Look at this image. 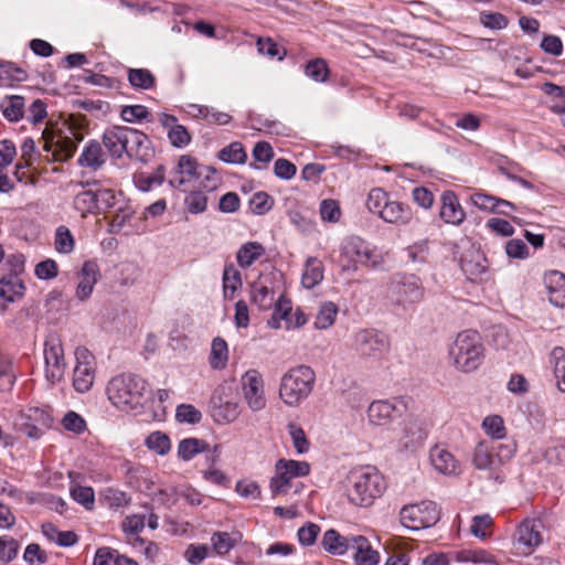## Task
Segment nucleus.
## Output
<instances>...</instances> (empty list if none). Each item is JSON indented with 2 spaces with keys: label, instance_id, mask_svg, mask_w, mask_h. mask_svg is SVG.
I'll list each match as a JSON object with an SVG mask.
<instances>
[{
  "label": "nucleus",
  "instance_id": "f257e3e1",
  "mask_svg": "<svg viewBox=\"0 0 565 565\" xmlns=\"http://www.w3.org/2000/svg\"><path fill=\"white\" fill-rule=\"evenodd\" d=\"M383 476L371 466L351 469L344 480V491L349 501L355 505L369 507L385 491Z\"/></svg>",
  "mask_w": 565,
  "mask_h": 565
},
{
  "label": "nucleus",
  "instance_id": "f03ea898",
  "mask_svg": "<svg viewBox=\"0 0 565 565\" xmlns=\"http://www.w3.org/2000/svg\"><path fill=\"white\" fill-rule=\"evenodd\" d=\"M316 381L317 375L311 366H292L280 379L279 398L288 407H298L312 394Z\"/></svg>",
  "mask_w": 565,
  "mask_h": 565
},
{
  "label": "nucleus",
  "instance_id": "7ed1b4c3",
  "mask_svg": "<svg viewBox=\"0 0 565 565\" xmlns=\"http://www.w3.org/2000/svg\"><path fill=\"white\" fill-rule=\"evenodd\" d=\"M452 366L459 372L470 373L479 369L484 359V347L477 331L459 332L449 349Z\"/></svg>",
  "mask_w": 565,
  "mask_h": 565
},
{
  "label": "nucleus",
  "instance_id": "20e7f679",
  "mask_svg": "<svg viewBox=\"0 0 565 565\" xmlns=\"http://www.w3.org/2000/svg\"><path fill=\"white\" fill-rule=\"evenodd\" d=\"M147 386V382L138 375L120 374L108 382L106 394L117 408L135 409L142 405Z\"/></svg>",
  "mask_w": 565,
  "mask_h": 565
},
{
  "label": "nucleus",
  "instance_id": "39448f33",
  "mask_svg": "<svg viewBox=\"0 0 565 565\" xmlns=\"http://www.w3.org/2000/svg\"><path fill=\"white\" fill-rule=\"evenodd\" d=\"M366 207L386 223L405 225L413 217L412 209L408 205L391 200L388 193L381 188L370 191Z\"/></svg>",
  "mask_w": 565,
  "mask_h": 565
},
{
  "label": "nucleus",
  "instance_id": "423d86ee",
  "mask_svg": "<svg viewBox=\"0 0 565 565\" xmlns=\"http://www.w3.org/2000/svg\"><path fill=\"white\" fill-rule=\"evenodd\" d=\"M65 122L68 124L70 135L58 134L51 145L46 142L44 146L45 150L53 148V158L56 161H66L74 154L76 142L84 138L83 128L87 125V119L83 115H71Z\"/></svg>",
  "mask_w": 565,
  "mask_h": 565
},
{
  "label": "nucleus",
  "instance_id": "0eeeda50",
  "mask_svg": "<svg viewBox=\"0 0 565 565\" xmlns=\"http://www.w3.org/2000/svg\"><path fill=\"white\" fill-rule=\"evenodd\" d=\"M439 510L433 501L406 504L399 511L402 525L412 531L430 527L439 521Z\"/></svg>",
  "mask_w": 565,
  "mask_h": 565
},
{
  "label": "nucleus",
  "instance_id": "6e6552de",
  "mask_svg": "<svg viewBox=\"0 0 565 565\" xmlns=\"http://www.w3.org/2000/svg\"><path fill=\"white\" fill-rule=\"evenodd\" d=\"M279 273L264 274L252 285V302L262 310H269L276 305L279 296H284Z\"/></svg>",
  "mask_w": 565,
  "mask_h": 565
},
{
  "label": "nucleus",
  "instance_id": "1a4fd4ad",
  "mask_svg": "<svg viewBox=\"0 0 565 565\" xmlns=\"http://www.w3.org/2000/svg\"><path fill=\"white\" fill-rule=\"evenodd\" d=\"M45 376L51 383L60 382L65 374L66 363L62 340L50 334L44 343Z\"/></svg>",
  "mask_w": 565,
  "mask_h": 565
},
{
  "label": "nucleus",
  "instance_id": "9d476101",
  "mask_svg": "<svg viewBox=\"0 0 565 565\" xmlns=\"http://www.w3.org/2000/svg\"><path fill=\"white\" fill-rule=\"evenodd\" d=\"M242 394L248 408L258 412L266 406L263 375L257 370L246 371L239 381Z\"/></svg>",
  "mask_w": 565,
  "mask_h": 565
},
{
  "label": "nucleus",
  "instance_id": "9b49d317",
  "mask_svg": "<svg viewBox=\"0 0 565 565\" xmlns=\"http://www.w3.org/2000/svg\"><path fill=\"white\" fill-rule=\"evenodd\" d=\"M76 365L73 372V386L78 393L88 392L95 382L96 361L94 355L84 348L75 351Z\"/></svg>",
  "mask_w": 565,
  "mask_h": 565
},
{
  "label": "nucleus",
  "instance_id": "f8f14e48",
  "mask_svg": "<svg viewBox=\"0 0 565 565\" xmlns=\"http://www.w3.org/2000/svg\"><path fill=\"white\" fill-rule=\"evenodd\" d=\"M371 256L367 244L358 236H351L342 243L339 263L343 269H356L359 264L367 265Z\"/></svg>",
  "mask_w": 565,
  "mask_h": 565
},
{
  "label": "nucleus",
  "instance_id": "ddd939ff",
  "mask_svg": "<svg viewBox=\"0 0 565 565\" xmlns=\"http://www.w3.org/2000/svg\"><path fill=\"white\" fill-rule=\"evenodd\" d=\"M503 449L502 445L493 441H480L472 454V463L476 469L488 471L491 476L503 463L500 450Z\"/></svg>",
  "mask_w": 565,
  "mask_h": 565
},
{
  "label": "nucleus",
  "instance_id": "4468645a",
  "mask_svg": "<svg viewBox=\"0 0 565 565\" xmlns=\"http://www.w3.org/2000/svg\"><path fill=\"white\" fill-rule=\"evenodd\" d=\"M388 297L393 303L399 306L413 305L424 298V288L415 278L394 282L388 289Z\"/></svg>",
  "mask_w": 565,
  "mask_h": 565
},
{
  "label": "nucleus",
  "instance_id": "2eb2a0df",
  "mask_svg": "<svg viewBox=\"0 0 565 565\" xmlns=\"http://www.w3.org/2000/svg\"><path fill=\"white\" fill-rule=\"evenodd\" d=\"M354 348L363 356H374L387 351L390 342L374 330H361L354 337Z\"/></svg>",
  "mask_w": 565,
  "mask_h": 565
},
{
  "label": "nucleus",
  "instance_id": "dca6fc26",
  "mask_svg": "<svg viewBox=\"0 0 565 565\" xmlns=\"http://www.w3.org/2000/svg\"><path fill=\"white\" fill-rule=\"evenodd\" d=\"M541 526V522L536 520H525L519 525L515 541L518 555H529L542 543Z\"/></svg>",
  "mask_w": 565,
  "mask_h": 565
},
{
  "label": "nucleus",
  "instance_id": "f3484780",
  "mask_svg": "<svg viewBox=\"0 0 565 565\" xmlns=\"http://www.w3.org/2000/svg\"><path fill=\"white\" fill-rule=\"evenodd\" d=\"M203 170L198 160L190 154H183L180 157L169 182L174 188H182L201 178Z\"/></svg>",
  "mask_w": 565,
  "mask_h": 565
},
{
  "label": "nucleus",
  "instance_id": "a211bd4d",
  "mask_svg": "<svg viewBox=\"0 0 565 565\" xmlns=\"http://www.w3.org/2000/svg\"><path fill=\"white\" fill-rule=\"evenodd\" d=\"M127 134L126 154L140 161H148L153 154L151 141L148 136L137 129L129 128Z\"/></svg>",
  "mask_w": 565,
  "mask_h": 565
},
{
  "label": "nucleus",
  "instance_id": "6ab92c4d",
  "mask_svg": "<svg viewBox=\"0 0 565 565\" xmlns=\"http://www.w3.org/2000/svg\"><path fill=\"white\" fill-rule=\"evenodd\" d=\"M440 201L441 206L439 215L441 220L450 225H460L466 218V213L456 193L446 191L441 194Z\"/></svg>",
  "mask_w": 565,
  "mask_h": 565
},
{
  "label": "nucleus",
  "instance_id": "aec40b11",
  "mask_svg": "<svg viewBox=\"0 0 565 565\" xmlns=\"http://www.w3.org/2000/svg\"><path fill=\"white\" fill-rule=\"evenodd\" d=\"M242 408L235 401L214 396L212 399L211 415L217 424H230L241 415Z\"/></svg>",
  "mask_w": 565,
  "mask_h": 565
},
{
  "label": "nucleus",
  "instance_id": "412c9836",
  "mask_svg": "<svg viewBox=\"0 0 565 565\" xmlns=\"http://www.w3.org/2000/svg\"><path fill=\"white\" fill-rule=\"evenodd\" d=\"M98 265L93 260H87L78 274V284L76 288V297L84 301L88 299L93 292L95 284L99 279Z\"/></svg>",
  "mask_w": 565,
  "mask_h": 565
},
{
  "label": "nucleus",
  "instance_id": "4be33fe9",
  "mask_svg": "<svg viewBox=\"0 0 565 565\" xmlns=\"http://www.w3.org/2000/svg\"><path fill=\"white\" fill-rule=\"evenodd\" d=\"M128 127L114 126L107 129L103 135V143L107 151L114 158H121L127 150Z\"/></svg>",
  "mask_w": 565,
  "mask_h": 565
},
{
  "label": "nucleus",
  "instance_id": "5701e85b",
  "mask_svg": "<svg viewBox=\"0 0 565 565\" xmlns=\"http://www.w3.org/2000/svg\"><path fill=\"white\" fill-rule=\"evenodd\" d=\"M544 284L548 291L551 303L556 307L565 306V275L557 270H551L544 276Z\"/></svg>",
  "mask_w": 565,
  "mask_h": 565
},
{
  "label": "nucleus",
  "instance_id": "b1692460",
  "mask_svg": "<svg viewBox=\"0 0 565 565\" xmlns=\"http://www.w3.org/2000/svg\"><path fill=\"white\" fill-rule=\"evenodd\" d=\"M429 459L434 468L444 475H452L459 471L460 467L454 455L440 446H435L430 450Z\"/></svg>",
  "mask_w": 565,
  "mask_h": 565
},
{
  "label": "nucleus",
  "instance_id": "393cba45",
  "mask_svg": "<svg viewBox=\"0 0 565 565\" xmlns=\"http://www.w3.org/2000/svg\"><path fill=\"white\" fill-rule=\"evenodd\" d=\"M78 164L83 168H88L93 171L98 170L106 162V156L99 142H88L77 160Z\"/></svg>",
  "mask_w": 565,
  "mask_h": 565
},
{
  "label": "nucleus",
  "instance_id": "a878e982",
  "mask_svg": "<svg viewBox=\"0 0 565 565\" xmlns=\"http://www.w3.org/2000/svg\"><path fill=\"white\" fill-rule=\"evenodd\" d=\"M470 201L479 210L491 213L508 214L507 211L502 210V206H509V209H514V205L511 202L483 192H476L471 194Z\"/></svg>",
  "mask_w": 565,
  "mask_h": 565
},
{
  "label": "nucleus",
  "instance_id": "bb28decb",
  "mask_svg": "<svg viewBox=\"0 0 565 565\" xmlns=\"http://www.w3.org/2000/svg\"><path fill=\"white\" fill-rule=\"evenodd\" d=\"M352 547L355 550L354 558L359 565H376L380 561V554L373 550L369 540L364 536H354L351 539Z\"/></svg>",
  "mask_w": 565,
  "mask_h": 565
},
{
  "label": "nucleus",
  "instance_id": "cd10ccee",
  "mask_svg": "<svg viewBox=\"0 0 565 565\" xmlns=\"http://www.w3.org/2000/svg\"><path fill=\"white\" fill-rule=\"evenodd\" d=\"M71 479V495L72 498L83 504L86 509H92L95 502L94 490L90 487L81 486L82 476L78 472H68Z\"/></svg>",
  "mask_w": 565,
  "mask_h": 565
},
{
  "label": "nucleus",
  "instance_id": "c85d7f7f",
  "mask_svg": "<svg viewBox=\"0 0 565 565\" xmlns=\"http://www.w3.org/2000/svg\"><path fill=\"white\" fill-rule=\"evenodd\" d=\"M390 546L393 552L385 565H409L407 553L413 550L412 541L402 536H395L391 539Z\"/></svg>",
  "mask_w": 565,
  "mask_h": 565
},
{
  "label": "nucleus",
  "instance_id": "c756f323",
  "mask_svg": "<svg viewBox=\"0 0 565 565\" xmlns=\"http://www.w3.org/2000/svg\"><path fill=\"white\" fill-rule=\"evenodd\" d=\"M426 438V430L417 419H408L404 422L401 430L399 440L403 445L408 447H415Z\"/></svg>",
  "mask_w": 565,
  "mask_h": 565
},
{
  "label": "nucleus",
  "instance_id": "7c9ffc66",
  "mask_svg": "<svg viewBox=\"0 0 565 565\" xmlns=\"http://www.w3.org/2000/svg\"><path fill=\"white\" fill-rule=\"evenodd\" d=\"M24 108V98L19 95L6 96L0 103L3 117L11 122H17L23 118Z\"/></svg>",
  "mask_w": 565,
  "mask_h": 565
},
{
  "label": "nucleus",
  "instance_id": "2f4dec72",
  "mask_svg": "<svg viewBox=\"0 0 565 565\" xmlns=\"http://www.w3.org/2000/svg\"><path fill=\"white\" fill-rule=\"evenodd\" d=\"M461 268L470 279L486 271V258L479 250H469L461 258Z\"/></svg>",
  "mask_w": 565,
  "mask_h": 565
},
{
  "label": "nucleus",
  "instance_id": "473e14b6",
  "mask_svg": "<svg viewBox=\"0 0 565 565\" xmlns=\"http://www.w3.org/2000/svg\"><path fill=\"white\" fill-rule=\"evenodd\" d=\"M24 290L23 281L17 275H8L0 279V297L7 301L12 302L21 298Z\"/></svg>",
  "mask_w": 565,
  "mask_h": 565
},
{
  "label": "nucleus",
  "instance_id": "72a5a7b5",
  "mask_svg": "<svg viewBox=\"0 0 565 565\" xmlns=\"http://www.w3.org/2000/svg\"><path fill=\"white\" fill-rule=\"evenodd\" d=\"M395 405L388 401H375L367 409L369 419L375 425L387 423L394 415Z\"/></svg>",
  "mask_w": 565,
  "mask_h": 565
},
{
  "label": "nucleus",
  "instance_id": "f704fd0d",
  "mask_svg": "<svg viewBox=\"0 0 565 565\" xmlns=\"http://www.w3.org/2000/svg\"><path fill=\"white\" fill-rule=\"evenodd\" d=\"M265 247L258 242H248L237 252V263L242 268H247L265 255Z\"/></svg>",
  "mask_w": 565,
  "mask_h": 565
},
{
  "label": "nucleus",
  "instance_id": "c9c22d12",
  "mask_svg": "<svg viewBox=\"0 0 565 565\" xmlns=\"http://www.w3.org/2000/svg\"><path fill=\"white\" fill-rule=\"evenodd\" d=\"M128 82L136 89L148 90L154 87L156 77L146 68H129Z\"/></svg>",
  "mask_w": 565,
  "mask_h": 565
},
{
  "label": "nucleus",
  "instance_id": "e433bc0d",
  "mask_svg": "<svg viewBox=\"0 0 565 565\" xmlns=\"http://www.w3.org/2000/svg\"><path fill=\"white\" fill-rule=\"evenodd\" d=\"M323 278V266L318 258L310 257L306 263V268L302 274V285L306 288H313Z\"/></svg>",
  "mask_w": 565,
  "mask_h": 565
},
{
  "label": "nucleus",
  "instance_id": "4c0bfd02",
  "mask_svg": "<svg viewBox=\"0 0 565 565\" xmlns=\"http://www.w3.org/2000/svg\"><path fill=\"white\" fill-rule=\"evenodd\" d=\"M323 548L332 554L342 555L347 552L349 540L340 535L335 530H328L322 537Z\"/></svg>",
  "mask_w": 565,
  "mask_h": 565
},
{
  "label": "nucleus",
  "instance_id": "58836bf2",
  "mask_svg": "<svg viewBox=\"0 0 565 565\" xmlns=\"http://www.w3.org/2000/svg\"><path fill=\"white\" fill-rule=\"evenodd\" d=\"M73 205L76 211L85 217L88 213L97 211L98 203H96L95 192L92 190H83L78 192L73 200Z\"/></svg>",
  "mask_w": 565,
  "mask_h": 565
},
{
  "label": "nucleus",
  "instance_id": "ea45409f",
  "mask_svg": "<svg viewBox=\"0 0 565 565\" xmlns=\"http://www.w3.org/2000/svg\"><path fill=\"white\" fill-rule=\"evenodd\" d=\"M228 360L227 343L221 339L215 338L212 341L210 364L213 369H224Z\"/></svg>",
  "mask_w": 565,
  "mask_h": 565
},
{
  "label": "nucleus",
  "instance_id": "a19ab883",
  "mask_svg": "<svg viewBox=\"0 0 565 565\" xmlns=\"http://www.w3.org/2000/svg\"><path fill=\"white\" fill-rule=\"evenodd\" d=\"M275 468L276 471H281V473L288 475L292 479L307 476L310 471L308 462L286 459H279Z\"/></svg>",
  "mask_w": 565,
  "mask_h": 565
},
{
  "label": "nucleus",
  "instance_id": "79ce46f5",
  "mask_svg": "<svg viewBox=\"0 0 565 565\" xmlns=\"http://www.w3.org/2000/svg\"><path fill=\"white\" fill-rule=\"evenodd\" d=\"M207 444L196 438H186L179 443L178 456L184 460H191L195 455L206 450Z\"/></svg>",
  "mask_w": 565,
  "mask_h": 565
},
{
  "label": "nucleus",
  "instance_id": "37998d69",
  "mask_svg": "<svg viewBox=\"0 0 565 565\" xmlns=\"http://www.w3.org/2000/svg\"><path fill=\"white\" fill-rule=\"evenodd\" d=\"M242 287L241 273L234 265L225 266L223 273V290L226 298L232 299L235 291Z\"/></svg>",
  "mask_w": 565,
  "mask_h": 565
},
{
  "label": "nucleus",
  "instance_id": "c03bdc74",
  "mask_svg": "<svg viewBox=\"0 0 565 565\" xmlns=\"http://www.w3.org/2000/svg\"><path fill=\"white\" fill-rule=\"evenodd\" d=\"M275 306V310L271 317L268 320V326L273 329L281 328V320H287L290 316L291 303L288 299H285L284 296H279Z\"/></svg>",
  "mask_w": 565,
  "mask_h": 565
},
{
  "label": "nucleus",
  "instance_id": "a18cd8bd",
  "mask_svg": "<svg viewBox=\"0 0 565 565\" xmlns=\"http://www.w3.org/2000/svg\"><path fill=\"white\" fill-rule=\"evenodd\" d=\"M338 307L335 303L328 301L320 306L315 320V327L317 329H328L331 327L337 318Z\"/></svg>",
  "mask_w": 565,
  "mask_h": 565
},
{
  "label": "nucleus",
  "instance_id": "49530a36",
  "mask_svg": "<svg viewBox=\"0 0 565 565\" xmlns=\"http://www.w3.org/2000/svg\"><path fill=\"white\" fill-rule=\"evenodd\" d=\"M217 157L227 163H244L247 156L243 145L235 141L220 150Z\"/></svg>",
  "mask_w": 565,
  "mask_h": 565
},
{
  "label": "nucleus",
  "instance_id": "de8ad7c7",
  "mask_svg": "<svg viewBox=\"0 0 565 565\" xmlns=\"http://www.w3.org/2000/svg\"><path fill=\"white\" fill-rule=\"evenodd\" d=\"M26 78V73L12 63L0 64V83L2 85H13Z\"/></svg>",
  "mask_w": 565,
  "mask_h": 565
},
{
  "label": "nucleus",
  "instance_id": "09e8293b",
  "mask_svg": "<svg viewBox=\"0 0 565 565\" xmlns=\"http://www.w3.org/2000/svg\"><path fill=\"white\" fill-rule=\"evenodd\" d=\"M236 542V537L227 532H215L211 537L212 550L217 555H226Z\"/></svg>",
  "mask_w": 565,
  "mask_h": 565
},
{
  "label": "nucleus",
  "instance_id": "8fccbe9b",
  "mask_svg": "<svg viewBox=\"0 0 565 565\" xmlns=\"http://www.w3.org/2000/svg\"><path fill=\"white\" fill-rule=\"evenodd\" d=\"M305 73L311 79L323 83L328 79L330 70L327 61L318 57L307 63Z\"/></svg>",
  "mask_w": 565,
  "mask_h": 565
},
{
  "label": "nucleus",
  "instance_id": "3c124183",
  "mask_svg": "<svg viewBox=\"0 0 565 565\" xmlns=\"http://www.w3.org/2000/svg\"><path fill=\"white\" fill-rule=\"evenodd\" d=\"M146 446L158 455L164 456L170 451L171 443L166 434L154 431L147 437Z\"/></svg>",
  "mask_w": 565,
  "mask_h": 565
},
{
  "label": "nucleus",
  "instance_id": "603ef678",
  "mask_svg": "<svg viewBox=\"0 0 565 565\" xmlns=\"http://www.w3.org/2000/svg\"><path fill=\"white\" fill-rule=\"evenodd\" d=\"M15 381L12 361L8 358L0 356V391H10Z\"/></svg>",
  "mask_w": 565,
  "mask_h": 565
},
{
  "label": "nucleus",
  "instance_id": "864d4df0",
  "mask_svg": "<svg viewBox=\"0 0 565 565\" xmlns=\"http://www.w3.org/2000/svg\"><path fill=\"white\" fill-rule=\"evenodd\" d=\"M552 356L555 361L554 374L557 388L565 393V352L562 348H555L552 351Z\"/></svg>",
  "mask_w": 565,
  "mask_h": 565
},
{
  "label": "nucleus",
  "instance_id": "5fc2aeb1",
  "mask_svg": "<svg viewBox=\"0 0 565 565\" xmlns=\"http://www.w3.org/2000/svg\"><path fill=\"white\" fill-rule=\"evenodd\" d=\"M134 214L135 212L129 205L119 207L109 223L110 231L113 233H119L121 230H124L127 225L130 224Z\"/></svg>",
  "mask_w": 565,
  "mask_h": 565
},
{
  "label": "nucleus",
  "instance_id": "6e6d98bb",
  "mask_svg": "<svg viewBox=\"0 0 565 565\" xmlns=\"http://www.w3.org/2000/svg\"><path fill=\"white\" fill-rule=\"evenodd\" d=\"M43 533L61 546H71L76 543L77 536L71 531L58 532L52 524L43 525Z\"/></svg>",
  "mask_w": 565,
  "mask_h": 565
},
{
  "label": "nucleus",
  "instance_id": "4d7b16f0",
  "mask_svg": "<svg viewBox=\"0 0 565 565\" xmlns=\"http://www.w3.org/2000/svg\"><path fill=\"white\" fill-rule=\"evenodd\" d=\"M210 554V548L205 544H190L183 556L191 565H200Z\"/></svg>",
  "mask_w": 565,
  "mask_h": 565
},
{
  "label": "nucleus",
  "instance_id": "13d9d810",
  "mask_svg": "<svg viewBox=\"0 0 565 565\" xmlns=\"http://www.w3.org/2000/svg\"><path fill=\"white\" fill-rule=\"evenodd\" d=\"M55 249L58 253L68 254L74 249V238L71 231L65 226H60L55 233Z\"/></svg>",
  "mask_w": 565,
  "mask_h": 565
},
{
  "label": "nucleus",
  "instance_id": "bf43d9fd",
  "mask_svg": "<svg viewBox=\"0 0 565 565\" xmlns=\"http://www.w3.org/2000/svg\"><path fill=\"white\" fill-rule=\"evenodd\" d=\"M482 427L492 438L501 439L505 436L503 419L498 415L486 417Z\"/></svg>",
  "mask_w": 565,
  "mask_h": 565
},
{
  "label": "nucleus",
  "instance_id": "052dcab7",
  "mask_svg": "<svg viewBox=\"0 0 565 565\" xmlns=\"http://www.w3.org/2000/svg\"><path fill=\"white\" fill-rule=\"evenodd\" d=\"M149 111L143 105H129L124 106L120 111V117L126 122H137L146 119Z\"/></svg>",
  "mask_w": 565,
  "mask_h": 565
},
{
  "label": "nucleus",
  "instance_id": "680f3d73",
  "mask_svg": "<svg viewBox=\"0 0 565 565\" xmlns=\"http://www.w3.org/2000/svg\"><path fill=\"white\" fill-rule=\"evenodd\" d=\"M492 524L493 521L489 514L477 515L472 520L470 531L475 536L486 539L490 535Z\"/></svg>",
  "mask_w": 565,
  "mask_h": 565
},
{
  "label": "nucleus",
  "instance_id": "e2e57ef3",
  "mask_svg": "<svg viewBox=\"0 0 565 565\" xmlns=\"http://www.w3.org/2000/svg\"><path fill=\"white\" fill-rule=\"evenodd\" d=\"M131 478H135L136 487L139 491L151 492L154 487L152 476L145 467H138L132 470Z\"/></svg>",
  "mask_w": 565,
  "mask_h": 565
},
{
  "label": "nucleus",
  "instance_id": "0e129e2a",
  "mask_svg": "<svg viewBox=\"0 0 565 565\" xmlns=\"http://www.w3.org/2000/svg\"><path fill=\"white\" fill-rule=\"evenodd\" d=\"M320 215L323 221L330 223L339 222L341 217V209L335 200H323L320 204Z\"/></svg>",
  "mask_w": 565,
  "mask_h": 565
},
{
  "label": "nucleus",
  "instance_id": "69168bd1",
  "mask_svg": "<svg viewBox=\"0 0 565 565\" xmlns=\"http://www.w3.org/2000/svg\"><path fill=\"white\" fill-rule=\"evenodd\" d=\"M480 22L483 26L492 30H502L509 24L508 18L500 12H482Z\"/></svg>",
  "mask_w": 565,
  "mask_h": 565
},
{
  "label": "nucleus",
  "instance_id": "338daca9",
  "mask_svg": "<svg viewBox=\"0 0 565 565\" xmlns=\"http://www.w3.org/2000/svg\"><path fill=\"white\" fill-rule=\"evenodd\" d=\"M175 417L182 423L196 424L201 420L202 414L193 405L181 404L177 408Z\"/></svg>",
  "mask_w": 565,
  "mask_h": 565
},
{
  "label": "nucleus",
  "instance_id": "774afa93",
  "mask_svg": "<svg viewBox=\"0 0 565 565\" xmlns=\"http://www.w3.org/2000/svg\"><path fill=\"white\" fill-rule=\"evenodd\" d=\"M63 427L74 434H82L86 429V422L77 413L71 411L62 419Z\"/></svg>",
  "mask_w": 565,
  "mask_h": 565
}]
</instances>
